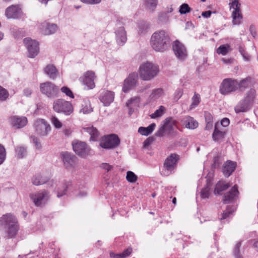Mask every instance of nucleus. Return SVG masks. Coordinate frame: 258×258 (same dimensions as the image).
Here are the masks:
<instances>
[{
    "mask_svg": "<svg viewBox=\"0 0 258 258\" xmlns=\"http://www.w3.org/2000/svg\"><path fill=\"white\" fill-rule=\"evenodd\" d=\"M84 130L90 135V140L91 141H97L99 136V133L96 128L91 126L84 127Z\"/></svg>",
    "mask_w": 258,
    "mask_h": 258,
    "instance_id": "30",
    "label": "nucleus"
},
{
    "mask_svg": "<svg viewBox=\"0 0 258 258\" xmlns=\"http://www.w3.org/2000/svg\"><path fill=\"white\" fill-rule=\"evenodd\" d=\"M191 9L186 4H182L179 8V12L181 14H185L190 12Z\"/></svg>",
    "mask_w": 258,
    "mask_h": 258,
    "instance_id": "51",
    "label": "nucleus"
},
{
    "mask_svg": "<svg viewBox=\"0 0 258 258\" xmlns=\"http://www.w3.org/2000/svg\"><path fill=\"white\" fill-rule=\"evenodd\" d=\"M79 102L81 103V105L80 112H82L83 114H87L93 111L91 107L90 103L88 100H85L80 99Z\"/></svg>",
    "mask_w": 258,
    "mask_h": 258,
    "instance_id": "32",
    "label": "nucleus"
},
{
    "mask_svg": "<svg viewBox=\"0 0 258 258\" xmlns=\"http://www.w3.org/2000/svg\"><path fill=\"white\" fill-rule=\"evenodd\" d=\"M249 32L253 37H256L257 33L256 31L255 27L254 25H251L249 26Z\"/></svg>",
    "mask_w": 258,
    "mask_h": 258,
    "instance_id": "62",
    "label": "nucleus"
},
{
    "mask_svg": "<svg viewBox=\"0 0 258 258\" xmlns=\"http://www.w3.org/2000/svg\"><path fill=\"white\" fill-rule=\"evenodd\" d=\"M139 77L136 73L130 74L123 82L122 90L124 93L128 92L130 90L133 89L138 85Z\"/></svg>",
    "mask_w": 258,
    "mask_h": 258,
    "instance_id": "11",
    "label": "nucleus"
},
{
    "mask_svg": "<svg viewBox=\"0 0 258 258\" xmlns=\"http://www.w3.org/2000/svg\"><path fill=\"white\" fill-rule=\"evenodd\" d=\"M44 72L50 78L52 79H54L57 75V70L52 64L47 65L44 69Z\"/></svg>",
    "mask_w": 258,
    "mask_h": 258,
    "instance_id": "34",
    "label": "nucleus"
},
{
    "mask_svg": "<svg viewBox=\"0 0 258 258\" xmlns=\"http://www.w3.org/2000/svg\"><path fill=\"white\" fill-rule=\"evenodd\" d=\"M225 136V132L218 129V125L215 124V129L213 134V139L215 141H218L223 138Z\"/></svg>",
    "mask_w": 258,
    "mask_h": 258,
    "instance_id": "37",
    "label": "nucleus"
},
{
    "mask_svg": "<svg viewBox=\"0 0 258 258\" xmlns=\"http://www.w3.org/2000/svg\"><path fill=\"white\" fill-rule=\"evenodd\" d=\"M40 90L43 94L49 98L55 97L59 93L58 87L48 81L40 84Z\"/></svg>",
    "mask_w": 258,
    "mask_h": 258,
    "instance_id": "7",
    "label": "nucleus"
},
{
    "mask_svg": "<svg viewBox=\"0 0 258 258\" xmlns=\"http://www.w3.org/2000/svg\"><path fill=\"white\" fill-rule=\"evenodd\" d=\"M81 2L89 4V5H95L99 4L101 0H80Z\"/></svg>",
    "mask_w": 258,
    "mask_h": 258,
    "instance_id": "60",
    "label": "nucleus"
},
{
    "mask_svg": "<svg viewBox=\"0 0 258 258\" xmlns=\"http://www.w3.org/2000/svg\"><path fill=\"white\" fill-rule=\"evenodd\" d=\"M241 245V243L240 241L238 242L235 246L233 250V255L235 258H242V255L240 254L239 248Z\"/></svg>",
    "mask_w": 258,
    "mask_h": 258,
    "instance_id": "49",
    "label": "nucleus"
},
{
    "mask_svg": "<svg viewBox=\"0 0 258 258\" xmlns=\"http://www.w3.org/2000/svg\"><path fill=\"white\" fill-rule=\"evenodd\" d=\"M120 141L118 136L110 134L101 137L100 141V146L105 149H112L118 147Z\"/></svg>",
    "mask_w": 258,
    "mask_h": 258,
    "instance_id": "5",
    "label": "nucleus"
},
{
    "mask_svg": "<svg viewBox=\"0 0 258 258\" xmlns=\"http://www.w3.org/2000/svg\"><path fill=\"white\" fill-rule=\"evenodd\" d=\"M48 180V178L44 177L40 173L35 174L32 178V182L35 185H39L46 183Z\"/></svg>",
    "mask_w": 258,
    "mask_h": 258,
    "instance_id": "31",
    "label": "nucleus"
},
{
    "mask_svg": "<svg viewBox=\"0 0 258 258\" xmlns=\"http://www.w3.org/2000/svg\"><path fill=\"white\" fill-rule=\"evenodd\" d=\"M22 11L19 5H12L5 11L6 16L8 19H18L21 16Z\"/></svg>",
    "mask_w": 258,
    "mask_h": 258,
    "instance_id": "17",
    "label": "nucleus"
},
{
    "mask_svg": "<svg viewBox=\"0 0 258 258\" xmlns=\"http://www.w3.org/2000/svg\"><path fill=\"white\" fill-rule=\"evenodd\" d=\"M5 228L6 229L7 236L8 238H14L17 235L20 227L19 223L17 222Z\"/></svg>",
    "mask_w": 258,
    "mask_h": 258,
    "instance_id": "29",
    "label": "nucleus"
},
{
    "mask_svg": "<svg viewBox=\"0 0 258 258\" xmlns=\"http://www.w3.org/2000/svg\"><path fill=\"white\" fill-rule=\"evenodd\" d=\"M209 117L208 118V116L206 115L205 119L206 121L207 122L206 129V130H210L212 127L213 126V123L212 121V117L211 116V115L210 114H208Z\"/></svg>",
    "mask_w": 258,
    "mask_h": 258,
    "instance_id": "56",
    "label": "nucleus"
},
{
    "mask_svg": "<svg viewBox=\"0 0 258 258\" xmlns=\"http://www.w3.org/2000/svg\"><path fill=\"white\" fill-rule=\"evenodd\" d=\"M149 28L148 24L144 21H142L138 24V33L140 35H143L147 32Z\"/></svg>",
    "mask_w": 258,
    "mask_h": 258,
    "instance_id": "40",
    "label": "nucleus"
},
{
    "mask_svg": "<svg viewBox=\"0 0 258 258\" xmlns=\"http://www.w3.org/2000/svg\"><path fill=\"white\" fill-rule=\"evenodd\" d=\"M36 132L41 136H46L51 130L50 125L44 119H38L35 121Z\"/></svg>",
    "mask_w": 258,
    "mask_h": 258,
    "instance_id": "14",
    "label": "nucleus"
},
{
    "mask_svg": "<svg viewBox=\"0 0 258 258\" xmlns=\"http://www.w3.org/2000/svg\"><path fill=\"white\" fill-rule=\"evenodd\" d=\"M29 197L37 207L44 206L49 199V193L45 190L30 193Z\"/></svg>",
    "mask_w": 258,
    "mask_h": 258,
    "instance_id": "6",
    "label": "nucleus"
},
{
    "mask_svg": "<svg viewBox=\"0 0 258 258\" xmlns=\"http://www.w3.org/2000/svg\"><path fill=\"white\" fill-rule=\"evenodd\" d=\"M9 122L10 124L16 128H21L24 127L27 123L26 117L13 115L9 117Z\"/></svg>",
    "mask_w": 258,
    "mask_h": 258,
    "instance_id": "16",
    "label": "nucleus"
},
{
    "mask_svg": "<svg viewBox=\"0 0 258 258\" xmlns=\"http://www.w3.org/2000/svg\"><path fill=\"white\" fill-rule=\"evenodd\" d=\"M72 146L76 154L80 157H85L90 154V149L84 142L73 141Z\"/></svg>",
    "mask_w": 258,
    "mask_h": 258,
    "instance_id": "9",
    "label": "nucleus"
},
{
    "mask_svg": "<svg viewBox=\"0 0 258 258\" xmlns=\"http://www.w3.org/2000/svg\"><path fill=\"white\" fill-rule=\"evenodd\" d=\"M51 122L56 128H60L62 126V123L55 116L51 118Z\"/></svg>",
    "mask_w": 258,
    "mask_h": 258,
    "instance_id": "55",
    "label": "nucleus"
},
{
    "mask_svg": "<svg viewBox=\"0 0 258 258\" xmlns=\"http://www.w3.org/2000/svg\"><path fill=\"white\" fill-rule=\"evenodd\" d=\"M8 91L3 87L0 86V100L5 101L9 97Z\"/></svg>",
    "mask_w": 258,
    "mask_h": 258,
    "instance_id": "48",
    "label": "nucleus"
},
{
    "mask_svg": "<svg viewBox=\"0 0 258 258\" xmlns=\"http://www.w3.org/2000/svg\"><path fill=\"white\" fill-rule=\"evenodd\" d=\"M31 139H32L33 143L35 145L36 148L38 149H40L41 148V144L39 141V140L34 136L31 137Z\"/></svg>",
    "mask_w": 258,
    "mask_h": 258,
    "instance_id": "59",
    "label": "nucleus"
},
{
    "mask_svg": "<svg viewBox=\"0 0 258 258\" xmlns=\"http://www.w3.org/2000/svg\"><path fill=\"white\" fill-rule=\"evenodd\" d=\"M238 87V80L233 78H226L222 81L220 87V93L223 95H229L235 92Z\"/></svg>",
    "mask_w": 258,
    "mask_h": 258,
    "instance_id": "3",
    "label": "nucleus"
},
{
    "mask_svg": "<svg viewBox=\"0 0 258 258\" xmlns=\"http://www.w3.org/2000/svg\"><path fill=\"white\" fill-rule=\"evenodd\" d=\"M39 27L41 33L45 35L53 34L58 30L57 25L46 21L42 23Z\"/></svg>",
    "mask_w": 258,
    "mask_h": 258,
    "instance_id": "15",
    "label": "nucleus"
},
{
    "mask_svg": "<svg viewBox=\"0 0 258 258\" xmlns=\"http://www.w3.org/2000/svg\"><path fill=\"white\" fill-rule=\"evenodd\" d=\"M151 87V84H145L138 89V93H142L145 92L146 90L149 89Z\"/></svg>",
    "mask_w": 258,
    "mask_h": 258,
    "instance_id": "58",
    "label": "nucleus"
},
{
    "mask_svg": "<svg viewBox=\"0 0 258 258\" xmlns=\"http://www.w3.org/2000/svg\"><path fill=\"white\" fill-rule=\"evenodd\" d=\"M200 95L199 94L195 93L191 98L192 102L190 105V109H192L196 107L200 103Z\"/></svg>",
    "mask_w": 258,
    "mask_h": 258,
    "instance_id": "41",
    "label": "nucleus"
},
{
    "mask_svg": "<svg viewBox=\"0 0 258 258\" xmlns=\"http://www.w3.org/2000/svg\"><path fill=\"white\" fill-rule=\"evenodd\" d=\"M95 78V73L92 71H88L82 78L83 83L88 89H92L95 86L94 82Z\"/></svg>",
    "mask_w": 258,
    "mask_h": 258,
    "instance_id": "19",
    "label": "nucleus"
},
{
    "mask_svg": "<svg viewBox=\"0 0 258 258\" xmlns=\"http://www.w3.org/2000/svg\"><path fill=\"white\" fill-rule=\"evenodd\" d=\"M71 185L72 183L70 181L65 180L59 183L56 189L57 197L60 198L66 195L68 190L70 188Z\"/></svg>",
    "mask_w": 258,
    "mask_h": 258,
    "instance_id": "22",
    "label": "nucleus"
},
{
    "mask_svg": "<svg viewBox=\"0 0 258 258\" xmlns=\"http://www.w3.org/2000/svg\"><path fill=\"white\" fill-rule=\"evenodd\" d=\"M53 109L55 112L66 115H70L73 112V107L71 103L62 99L54 101Z\"/></svg>",
    "mask_w": 258,
    "mask_h": 258,
    "instance_id": "4",
    "label": "nucleus"
},
{
    "mask_svg": "<svg viewBox=\"0 0 258 258\" xmlns=\"http://www.w3.org/2000/svg\"><path fill=\"white\" fill-rule=\"evenodd\" d=\"M250 105L246 104L243 100L235 107V111L236 113L243 112L247 111Z\"/></svg>",
    "mask_w": 258,
    "mask_h": 258,
    "instance_id": "39",
    "label": "nucleus"
},
{
    "mask_svg": "<svg viewBox=\"0 0 258 258\" xmlns=\"http://www.w3.org/2000/svg\"><path fill=\"white\" fill-rule=\"evenodd\" d=\"M18 222L17 217L12 213L4 214L0 217V225L6 228L13 224Z\"/></svg>",
    "mask_w": 258,
    "mask_h": 258,
    "instance_id": "18",
    "label": "nucleus"
},
{
    "mask_svg": "<svg viewBox=\"0 0 258 258\" xmlns=\"http://www.w3.org/2000/svg\"><path fill=\"white\" fill-rule=\"evenodd\" d=\"M228 47H229L228 45V46H225L224 45H221L218 48V49L217 50V52L218 54H221L223 55H225L228 52Z\"/></svg>",
    "mask_w": 258,
    "mask_h": 258,
    "instance_id": "52",
    "label": "nucleus"
},
{
    "mask_svg": "<svg viewBox=\"0 0 258 258\" xmlns=\"http://www.w3.org/2000/svg\"><path fill=\"white\" fill-rule=\"evenodd\" d=\"M166 109L163 106H160L159 108L157 109L154 113L151 114L150 116L151 118H156L157 117H161L163 115Z\"/></svg>",
    "mask_w": 258,
    "mask_h": 258,
    "instance_id": "42",
    "label": "nucleus"
},
{
    "mask_svg": "<svg viewBox=\"0 0 258 258\" xmlns=\"http://www.w3.org/2000/svg\"><path fill=\"white\" fill-rule=\"evenodd\" d=\"M6 151L5 147L0 144V165H2L6 160Z\"/></svg>",
    "mask_w": 258,
    "mask_h": 258,
    "instance_id": "50",
    "label": "nucleus"
},
{
    "mask_svg": "<svg viewBox=\"0 0 258 258\" xmlns=\"http://www.w3.org/2000/svg\"><path fill=\"white\" fill-rule=\"evenodd\" d=\"M23 41L28 51V56L30 58L36 56L39 52L38 42L30 38H26Z\"/></svg>",
    "mask_w": 258,
    "mask_h": 258,
    "instance_id": "8",
    "label": "nucleus"
},
{
    "mask_svg": "<svg viewBox=\"0 0 258 258\" xmlns=\"http://www.w3.org/2000/svg\"><path fill=\"white\" fill-rule=\"evenodd\" d=\"M159 20L162 22H166L168 20V17L166 13H161L159 16Z\"/></svg>",
    "mask_w": 258,
    "mask_h": 258,
    "instance_id": "61",
    "label": "nucleus"
},
{
    "mask_svg": "<svg viewBox=\"0 0 258 258\" xmlns=\"http://www.w3.org/2000/svg\"><path fill=\"white\" fill-rule=\"evenodd\" d=\"M230 186L229 183L219 181L216 184L214 192L215 194H220L222 191L226 190Z\"/></svg>",
    "mask_w": 258,
    "mask_h": 258,
    "instance_id": "35",
    "label": "nucleus"
},
{
    "mask_svg": "<svg viewBox=\"0 0 258 258\" xmlns=\"http://www.w3.org/2000/svg\"><path fill=\"white\" fill-rule=\"evenodd\" d=\"M177 160L178 156L175 154H171L166 158L164 163V171H162L164 175H169L171 173Z\"/></svg>",
    "mask_w": 258,
    "mask_h": 258,
    "instance_id": "13",
    "label": "nucleus"
},
{
    "mask_svg": "<svg viewBox=\"0 0 258 258\" xmlns=\"http://www.w3.org/2000/svg\"><path fill=\"white\" fill-rule=\"evenodd\" d=\"M183 125L189 129H195L198 126V122L192 117L186 116L181 119Z\"/></svg>",
    "mask_w": 258,
    "mask_h": 258,
    "instance_id": "27",
    "label": "nucleus"
},
{
    "mask_svg": "<svg viewBox=\"0 0 258 258\" xmlns=\"http://www.w3.org/2000/svg\"><path fill=\"white\" fill-rule=\"evenodd\" d=\"M116 41L120 45H123L127 40L126 32L124 27H120L115 32Z\"/></svg>",
    "mask_w": 258,
    "mask_h": 258,
    "instance_id": "26",
    "label": "nucleus"
},
{
    "mask_svg": "<svg viewBox=\"0 0 258 258\" xmlns=\"http://www.w3.org/2000/svg\"><path fill=\"white\" fill-rule=\"evenodd\" d=\"M17 157L22 159L27 155V148L23 146H18L15 148Z\"/></svg>",
    "mask_w": 258,
    "mask_h": 258,
    "instance_id": "36",
    "label": "nucleus"
},
{
    "mask_svg": "<svg viewBox=\"0 0 258 258\" xmlns=\"http://www.w3.org/2000/svg\"><path fill=\"white\" fill-rule=\"evenodd\" d=\"M150 44L152 48L156 51L164 52L170 44L169 35L164 30L155 32L151 36Z\"/></svg>",
    "mask_w": 258,
    "mask_h": 258,
    "instance_id": "1",
    "label": "nucleus"
},
{
    "mask_svg": "<svg viewBox=\"0 0 258 258\" xmlns=\"http://www.w3.org/2000/svg\"><path fill=\"white\" fill-rule=\"evenodd\" d=\"M177 121L171 117H167L163 121V125L167 131V134H171L174 130V128L177 126Z\"/></svg>",
    "mask_w": 258,
    "mask_h": 258,
    "instance_id": "25",
    "label": "nucleus"
},
{
    "mask_svg": "<svg viewBox=\"0 0 258 258\" xmlns=\"http://www.w3.org/2000/svg\"><path fill=\"white\" fill-rule=\"evenodd\" d=\"M114 98V93L112 91L105 90L100 95L99 100L105 106H109Z\"/></svg>",
    "mask_w": 258,
    "mask_h": 258,
    "instance_id": "20",
    "label": "nucleus"
},
{
    "mask_svg": "<svg viewBox=\"0 0 258 258\" xmlns=\"http://www.w3.org/2000/svg\"><path fill=\"white\" fill-rule=\"evenodd\" d=\"M234 209L232 207L228 206L227 207L226 210H225L223 213L221 215V217L220 218V220H224L226 219L227 217H228L232 212H233Z\"/></svg>",
    "mask_w": 258,
    "mask_h": 258,
    "instance_id": "46",
    "label": "nucleus"
},
{
    "mask_svg": "<svg viewBox=\"0 0 258 258\" xmlns=\"http://www.w3.org/2000/svg\"><path fill=\"white\" fill-rule=\"evenodd\" d=\"M256 97V91L254 88H250L245 93V96L242 100L243 102L250 106L254 101Z\"/></svg>",
    "mask_w": 258,
    "mask_h": 258,
    "instance_id": "28",
    "label": "nucleus"
},
{
    "mask_svg": "<svg viewBox=\"0 0 258 258\" xmlns=\"http://www.w3.org/2000/svg\"><path fill=\"white\" fill-rule=\"evenodd\" d=\"M163 92V89L161 88L154 89L150 95V98L152 99H156L162 95Z\"/></svg>",
    "mask_w": 258,
    "mask_h": 258,
    "instance_id": "44",
    "label": "nucleus"
},
{
    "mask_svg": "<svg viewBox=\"0 0 258 258\" xmlns=\"http://www.w3.org/2000/svg\"><path fill=\"white\" fill-rule=\"evenodd\" d=\"M60 156L66 169L71 170L77 167V158L76 156L68 152H62Z\"/></svg>",
    "mask_w": 258,
    "mask_h": 258,
    "instance_id": "10",
    "label": "nucleus"
},
{
    "mask_svg": "<svg viewBox=\"0 0 258 258\" xmlns=\"http://www.w3.org/2000/svg\"><path fill=\"white\" fill-rule=\"evenodd\" d=\"M167 133V131L164 125L163 124L161 127H159L158 130L156 132L155 136L156 137H161L164 136L165 134Z\"/></svg>",
    "mask_w": 258,
    "mask_h": 258,
    "instance_id": "53",
    "label": "nucleus"
},
{
    "mask_svg": "<svg viewBox=\"0 0 258 258\" xmlns=\"http://www.w3.org/2000/svg\"><path fill=\"white\" fill-rule=\"evenodd\" d=\"M238 194L239 191L237 189V186L236 185H235L229 191L224 194L223 199L224 204H227L235 200L238 196Z\"/></svg>",
    "mask_w": 258,
    "mask_h": 258,
    "instance_id": "21",
    "label": "nucleus"
},
{
    "mask_svg": "<svg viewBox=\"0 0 258 258\" xmlns=\"http://www.w3.org/2000/svg\"><path fill=\"white\" fill-rule=\"evenodd\" d=\"M147 7L151 11H153L158 4V0H145Z\"/></svg>",
    "mask_w": 258,
    "mask_h": 258,
    "instance_id": "45",
    "label": "nucleus"
},
{
    "mask_svg": "<svg viewBox=\"0 0 258 258\" xmlns=\"http://www.w3.org/2000/svg\"><path fill=\"white\" fill-rule=\"evenodd\" d=\"M173 50L176 57L181 60L185 59L187 56V50L184 45L178 40L172 45Z\"/></svg>",
    "mask_w": 258,
    "mask_h": 258,
    "instance_id": "12",
    "label": "nucleus"
},
{
    "mask_svg": "<svg viewBox=\"0 0 258 258\" xmlns=\"http://www.w3.org/2000/svg\"><path fill=\"white\" fill-rule=\"evenodd\" d=\"M154 139L153 137H150L146 139L144 142V146L146 147L149 146L153 141Z\"/></svg>",
    "mask_w": 258,
    "mask_h": 258,
    "instance_id": "63",
    "label": "nucleus"
},
{
    "mask_svg": "<svg viewBox=\"0 0 258 258\" xmlns=\"http://www.w3.org/2000/svg\"><path fill=\"white\" fill-rule=\"evenodd\" d=\"M139 72L142 80L150 81L158 75L159 68L157 64L147 61L141 64Z\"/></svg>",
    "mask_w": 258,
    "mask_h": 258,
    "instance_id": "2",
    "label": "nucleus"
},
{
    "mask_svg": "<svg viewBox=\"0 0 258 258\" xmlns=\"http://www.w3.org/2000/svg\"><path fill=\"white\" fill-rule=\"evenodd\" d=\"M253 83V79L250 77H247L244 79L238 81L237 89L240 91H244L246 89L251 87Z\"/></svg>",
    "mask_w": 258,
    "mask_h": 258,
    "instance_id": "24",
    "label": "nucleus"
},
{
    "mask_svg": "<svg viewBox=\"0 0 258 258\" xmlns=\"http://www.w3.org/2000/svg\"><path fill=\"white\" fill-rule=\"evenodd\" d=\"M209 194V188L207 186L202 190L201 192V197L202 199L208 198Z\"/></svg>",
    "mask_w": 258,
    "mask_h": 258,
    "instance_id": "57",
    "label": "nucleus"
},
{
    "mask_svg": "<svg viewBox=\"0 0 258 258\" xmlns=\"http://www.w3.org/2000/svg\"><path fill=\"white\" fill-rule=\"evenodd\" d=\"M141 98L139 96H135L131 98L129 100L126 102V106L129 107L130 105H134V106H136L138 104V103L140 102Z\"/></svg>",
    "mask_w": 258,
    "mask_h": 258,
    "instance_id": "47",
    "label": "nucleus"
},
{
    "mask_svg": "<svg viewBox=\"0 0 258 258\" xmlns=\"http://www.w3.org/2000/svg\"><path fill=\"white\" fill-rule=\"evenodd\" d=\"M126 179L130 183H135L137 181L138 177L133 172L128 171L126 173Z\"/></svg>",
    "mask_w": 258,
    "mask_h": 258,
    "instance_id": "43",
    "label": "nucleus"
},
{
    "mask_svg": "<svg viewBox=\"0 0 258 258\" xmlns=\"http://www.w3.org/2000/svg\"><path fill=\"white\" fill-rule=\"evenodd\" d=\"M236 163L230 160L224 163L222 168V172L225 177H229L235 169Z\"/></svg>",
    "mask_w": 258,
    "mask_h": 258,
    "instance_id": "23",
    "label": "nucleus"
},
{
    "mask_svg": "<svg viewBox=\"0 0 258 258\" xmlns=\"http://www.w3.org/2000/svg\"><path fill=\"white\" fill-rule=\"evenodd\" d=\"M62 92L64 93L67 96L70 97L72 98H74V96L72 91L67 87H62L61 88Z\"/></svg>",
    "mask_w": 258,
    "mask_h": 258,
    "instance_id": "54",
    "label": "nucleus"
},
{
    "mask_svg": "<svg viewBox=\"0 0 258 258\" xmlns=\"http://www.w3.org/2000/svg\"><path fill=\"white\" fill-rule=\"evenodd\" d=\"M132 251V248H128L120 253L115 254L113 252H110V256L111 258H125L131 253Z\"/></svg>",
    "mask_w": 258,
    "mask_h": 258,
    "instance_id": "38",
    "label": "nucleus"
},
{
    "mask_svg": "<svg viewBox=\"0 0 258 258\" xmlns=\"http://www.w3.org/2000/svg\"><path fill=\"white\" fill-rule=\"evenodd\" d=\"M251 242L252 243L253 247L258 252V238L252 240Z\"/></svg>",
    "mask_w": 258,
    "mask_h": 258,
    "instance_id": "64",
    "label": "nucleus"
},
{
    "mask_svg": "<svg viewBox=\"0 0 258 258\" xmlns=\"http://www.w3.org/2000/svg\"><path fill=\"white\" fill-rule=\"evenodd\" d=\"M155 126L156 124L155 123L150 124L146 127L141 126L139 128L138 132L142 135L147 136L153 132Z\"/></svg>",
    "mask_w": 258,
    "mask_h": 258,
    "instance_id": "33",
    "label": "nucleus"
}]
</instances>
